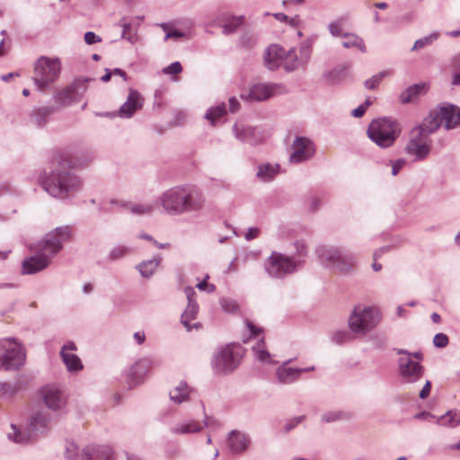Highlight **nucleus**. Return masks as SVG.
<instances>
[{"instance_id": "9d476101", "label": "nucleus", "mask_w": 460, "mask_h": 460, "mask_svg": "<svg viewBox=\"0 0 460 460\" xmlns=\"http://www.w3.org/2000/svg\"><path fill=\"white\" fill-rule=\"evenodd\" d=\"M243 357L240 346H226L217 355L215 366L218 371L226 372L234 369Z\"/></svg>"}, {"instance_id": "7c9ffc66", "label": "nucleus", "mask_w": 460, "mask_h": 460, "mask_svg": "<svg viewBox=\"0 0 460 460\" xmlns=\"http://www.w3.org/2000/svg\"><path fill=\"white\" fill-rule=\"evenodd\" d=\"M161 261L160 258L144 261L137 266L140 274L143 277L149 278L154 274Z\"/></svg>"}, {"instance_id": "5701e85b", "label": "nucleus", "mask_w": 460, "mask_h": 460, "mask_svg": "<svg viewBox=\"0 0 460 460\" xmlns=\"http://www.w3.org/2000/svg\"><path fill=\"white\" fill-rule=\"evenodd\" d=\"M24 358L25 353L21 344L16 342L14 340H12V345H10L8 349L4 365L8 367H17L24 361Z\"/></svg>"}, {"instance_id": "49530a36", "label": "nucleus", "mask_w": 460, "mask_h": 460, "mask_svg": "<svg viewBox=\"0 0 460 460\" xmlns=\"http://www.w3.org/2000/svg\"><path fill=\"white\" fill-rule=\"evenodd\" d=\"M221 305L223 309L227 313H235L237 312L239 306L235 301L228 300V299H223L221 301Z\"/></svg>"}, {"instance_id": "c756f323", "label": "nucleus", "mask_w": 460, "mask_h": 460, "mask_svg": "<svg viewBox=\"0 0 460 460\" xmlns=\"http://www.w3.org/2000/svg\"><path fill=\"white\" fill-rule=\"evenodd\" d=\"M436 420L438 425L454 428L460 424V411L456 410L448 411L445 415Z\"/></svg>"}, {"instance_id": "8fccbe9b", "label": "nucleus", "mask_w": 460, "mask_h": 460, "mask_svg": "<svg viewBox=\"0 0 460 460\" xmlns=\"http://www.w3.org/2000/svg\"><path fill=\"white\" fill-rule=\"evenodd\" d=\"M189 36L181 31H170L164 38V40H179L181 39L188 38Z\"/></svg>"}, {"instance_id": "c85d7f7f", "label": "nucleus", "mask_w": 460, "mask_h": 460, "mask_svg": "<svg viewBox=\"0 0 460 460\" xmlns=\"http://www.w3.org/2000/svg\"><path fill=\"white\" fill-rule=\"evenodd\" d=\"M55 98L61 105H68L76 100V87L69 85L59 91Z\"/></svg>"}, {"instance_id": "2f4dec72", "label": "nucleus", "mask_w": 460, "mask_h": 460, "mask_svg": "<svg viewBox=\"0 0 460 460\" xmlns=\"http://www.w3.org/2000/svg\"><path fill=\"white\" fill-rule=\"evenodd\" d=\"M252 351H253L255 357L257 358V359H259L260 361L264 362V363H273L271 361L270 354L268 352V350L265 348V342H264L263 338H261L258 341L256 346L252 347Z\"/></svg>"}, {"instance_id": "412c9836", "label": "nucleus", "mask_w": 460, "mask_h": 460, "mask_svg": "<svg viewBox=\"0 0 460 460\" xmlns=\"http://www.w3.org/2000/svg\"><path fill=\"white\" fill-rule=\"evenodd\" d=\"M214 25L221 29H237L245 25V17L243 15L235 16L224 13L217 17Z\"/></svg>"}, {"instance_id": "bf43d9fd", "label": "nucleus", "mask_w": 460, "mask_h": 460, "mask_svg": "<svg viewBox=\"0 0 460 460\" xmlns=\"http://www.w3.org/2000/svg\"><path fill=\"white\" fill-rule=\"evenodd\" d=\"M385 252V249H381L379 252L374 253V263L372 268L375 271H379L382 269V265L376 261L377 258L380 257L381 253Z\"/></svg>"}, {"instance_id": "58836bf2", "label": "nucleus", "mask_w": 460, "mask_h": 460, "mask_svg": "<svg viewBox=\"0 0 460 460\" xmlns=\"http://www.w3.org/2000/svg\"><path fill=\"white\" fill-rule=\"evenodd\" d=\"M157 26H160L162 29L167 30V29H176L177 27H191L193 24L189 20H183V19H177L171 21L169 22H162L157 24Z\"/></svg>"}, {"instance_id": "680f3d73", "label": "nucleus", "mask_w": 460, "mask_h": 460, "mask_svg": "<svg viewBox=\"0 0 460 460\" xmlns=\"http://www.w3.org/2000/svg\"><path fill=\"white\" fill-rule=\"evenodd\" d=\"M431 389V383L429 381H427L425 385L423 386L422 390L420 393V397L421 399H425L429 395Z\"/></svg>"}, {"instance_id": "20e7f679", "label": "nucleus", "mask_w": 460, "mask_h": 460, "mask_svg": "<svg viewBox=\"0 0 460 460\" xmlns=\"http://www.w3.org/2000/svg\"><path fill=\"white\" fill-rule=\"evenodd\" d=\"M60 72L59 58L42 56L35 63L33 80L39 89L43 91L58 78Z\"/></svg>"}, {"instance_id": "f3484780", "label": "nucleus", "mask_w": 460, "mask_h": 460, "mask_svg": "<svg viewBox=\"0 0 460 460\" xmlns=\"http://www.w3.org/2000/svg\"><path fill=\"white\" fill-rule=\"evenodd\" d=\"M76 350V347L75 343L68 342L67 344L62 347L60 351V355L63 362L65 363L68 371H80L83 369V364L74 352Z\"/></svg>"}, {"instance_id": "4d7b16f0", "label": "nucleus", "mask_w": 460, "mask_h": 460, "mask_svg": "<svg viewBox=\"0 0 460 460\" xmlns=\"http://www.w3.org/2000/svg\"><path fill=\"white\" fill-rule=\"evenodd\" d=\"M139 238L141 239H145V240H147V241H150V242H153L154 244L160 248V249H165V248H168L170 245L168 243H159L158 242H156L155 240L153 239L152 236L148 235V234H140L139 235Z\"/></svg>"}, {"instance_id": "052dcab7", "label": "nucleus", "mask_w": 460, "mask_h": 460, "mask_svg": "<svg viewBox=\"0 0 460 460\" xmlns=\"http://www.w3.org/2000/svg\"><path fill=\"white\" fill-rule=\"evenodd\" d=\"M77 447L73 442H68L66 445V453L68 458H72L75 455Z\"/></svg>"}, {"instance_id": "2eb2a0df", "label": "nucleus", "mask_w": 460, "mask_h": 460, "mask_svg": "<svg viewBox=\"0 0 460 460\" xmlns=\"http://www.w3.org/2000/svg\"><path fill=\"white\" fill-rule=\"evenodd\" d=\"M185 294L189 300V304L181 315V323L187 331H191L192 329H198L200 326L198 322L192 323L196 320L199 307L192 298L195 296L194 289L192 288H186Z\"/></svg>"}, {"instance_id": "a878e982", "label": "nucleus", "mask_w": 460, "mask_h": 460, "mask_svg": "<svg viewBox=\"0 0 460 460\" xmlns=\"http://www.w3.org/2000/svg\"><path fill=\"white\" fill-rule=\"evenodd\" d=\"M429 85L425 83L417 84L410 86L401 94V101L402 103L413 102L420 93H427Z\"/></svg>"}, {"instance_id": "6e6d98bb", "label": "nucleus", "mask_w": 460, "mask_h": 460, "mask_svg": "<svg viewBox=\"0 0 460 460\" xmlns=\"http://www.w3.org/2000/svg\"><path fill=\"white\" fill-rule=\"evenodd\" d=\"M414 419L427 420V421H433L437 418L429 412L421 411L420 413L415 414Z\"/></svg>"}, {"instance_id": "6e6552de", "label": "nucleus", "mask_w": 460, "mask_h": 460, "mask_svg": "<svg viewBox=\"0 0 460 460\" xmlns=\"http://www.w3.org/2000/svg\"><path fill=\"white\" fill-rule=\"evenodd\" d=\"M431 132L427 131L425 123L415 128L411 132V138L406 146V152L409 155H415L418 159L425 158L430 150L429 143L427 138Z\"/></svg>"}, {"instance_id": "a211bd4d", "label": "nucleus", "mask_w": 460, "mask_h": 460, "mask_svg": "<svg viewBox=\"0 0 460 460\" xmlns=\"http://www.w3.org/2000/svg\"><path fill=\"white\" fill-rule=\"evenodd\" d=\"M183 213L201 210L205 206V197L199 190H183Z\"/></svg>"}, {"instance_id": "5fc2aeb1", "label": "nucleus", "mask_w": 460, "mask_h": 460, "mask_svg": "<svg viewBox=\"0 0 460 460\" xmlns=\"http://www.w3.org/2000/svg\"><path fill=\"white\" fill-rule=\"evenodd\" d=\"M84 40L87 44H94L101 41V37L93 31H87L84 35Z\"/></svg>"}, {"instance_id": "338daca9", "label": "nucleus", "mask_w": 460, "mask_h": 460, "mask_svg": "<svg viewBox=\"0 0 460 460\" xmlns=\"http://www.w3.org/2000/svg\"><path fill=\"white\" fill-rule=\"evenodd\" d=\"M230 111L232 112H235L239 108V102L235 98H231L229 100Z\"/></svg>"}, {"instance_id": "4be33fe9", "label": "nucleus", "mask_w": 460, "mask_h": 460, "mask_svg": "<svg viewBox=\"0 0 460 460\" xmlns=\"http://www.w3.org/2000/svg\"><path fill=\"white\" fill-rule=\"evenodd\" d=\"M314 367H305V368H292L287 367V363H284L277 370V375L279 380L281 383L288 384L296 380L300 374L303 372L313 371Z\"/></svg>"}, {"instance_id": "f8f14e48", "label": "nucleus", "mask_w": 460, "mask_h": 460, "mask_svg": "<svg viewBox=\"0 0 460 460\" xmlns=\"http://www.w3.org/2000/svg\"><path fill=\"white\" fill-rule=\"evenodd\" d=\"M40 394L45 405L52 411L62 410L67 402L63 391L55 385H48L42 387Z\"/></svg>"}, {"instance_id": "13d9d810", "label": "nucleus", "mask_w": 460, "mask_h": 460, "mask_svg": "<svg viewBox=\"0 0 460 460\" xmlns=\"http://www.w3.org/2000/svg\"><path fill=\"white\" fill-rule=\"evenodd\" d=\"M286 24L290 26V27H294V28L303 26V22H302L301 19L297 15H296V16H294L292 18L288 17V20L286 22Z\"/></svg>"}, {"instance_id": "dca6fc26", "label": "nucleus", "mask_w": 460, "mask_h": 460, "mask_svg": "<svg viewBox=\"0 0 460 460\" xmlns=\"http://www.w3.org/2000/svg\"><path fill=\"white\" fill-rule=\"evenodd\" d=\"M314 147L312 141L306 137H297L293 144V153L290 155L292 163H300L313 156Z\"/></svg>"}, {"instance_id": "e2e57ef3", "label": "nucleus", "mask_w": 460, "mask_h": 460, "mask_svg": "<svg viewBox=\"0 0 460 460\" xmlns=\"http://www.w3.org/2000/svg\"><path fill=\"white\" fill-rule=\"evenodd\" d=\"M260 234V229L259 228H250L248 230V232L245 234V238L247 240H252V239H254L256 237H258Z\"/></svg>"}, {"instance_id": "0e129e2a", "label": "nucleus", "mask_w": 460, "mask_h": 460, "mask_svg": "<svg viewBox=\"0 0 460 460\" xmlns=\"http://www.w3.org/2000/svg\"><path fill=\"white\" fill-rule=\"evenodd\" d=\"M404 161L402 160H397L395 161L394 164H393V166H392V173L393 175H396L399 171L402 168V166L404 165Z\"/></svg>"}, {"instance_id": "393cba45", "label": "nucleus", "mask_w": 460, "mask_h": 460, "mask_svg": "<svg viewBox=\"0 0 460 460\" xmlns=\"http://www.w3.org/2000/svg\"><path fill=\"white\" fill-rule=\"evenodd\" d=\"M228 445L234 452H243L247 448L249 439L244 434L232 431L228 438Z\"/></svg>"}, {"instance_id": "79ce46f5", "label": "nucleus", "mask_w": 460, "mask_h": 460, "mask_svg": "<svg viewBox=\"0 0 460 460\" xmlns=\"http://www.w3.org/2000/svg\"><path fill=\"white\" fill-rule=\"evenodd\" d=\"M10 345H12V339L0 340V359L2 360V365H4V361H6Z\"/></svg>"}, {"instance_id": "37998d69", "label": "nucleus", "mask_w": 460, "mask_h": 460, "mask_svg": "<svg viewBox=\"0 0 460 460\" xmlns=\"http://www.w3.org/2000/svg\"><path fill=\"white\" fill-rule=\"evenodd\" d=\"M349 16L348 14L341 15L338 18H336L334 21H332L329 26L328 29H340L344 26L349 25Z\"/></svg>"}, {"instance_id": "a19ab883", "label": "nucleus", "mask_w": 460, "mask_h": 460, "mask_svg": "<svg viewBox=\"0 0 460 460\" xmlns=\"http://www.w3.org/2000/svg\"><path fill=\"white\" fill-rule=\"evenodd\" d=\"M437 39H438V34L437 33H432L429 37H426L424 39H420V40L415 41L412 49L416 50V49H422L425 46L431 44V42L434 41Z\"/></svg>"}, {"instance_id": "864d4df0", "label": "nucleus", "mask_w": 460, "mask_h": 460, "mask_svg": "<svg viewBox=\"0 0 460 460\" xmlns=\"http://www.w3.org/2000/svg\"><path fill=\"white\" fill-rule=\"evenodd\" d=\"M208 278H209L208 275H207L205 279L197 285V288L199 290L207 291L209 293L215 291V289H216L215 286L208 283Z\"/></svg>"}, {"instance_id": "423d86ee", "label": "nucleus", "mask_w": 460, "mask_h": 460, "mask_svg": "<svg viewBox=\"0 0 460 460\" xmlns=\"http://www.w3.org/2000/svg\"><path fill=\"white\" fill-rule=\"evenodd\" d=\"M379 322L380 313L377 309L358 305L349 317V325L353 332L365 334Z\"/></svg>"}, {"instance_id": "f03ea898", "label": "nucleus", "mask_w": 460, "mask_h": 460, "mask_svg": "<svg viewBox=\"0 0 460 460\" xmlns=\"http://www.w3.org/2000/svg\"><path fill=\"white\" fill-rule=\"evenodd\" d=\"M75 164L68 154L56 156L52 161V172L41 185L43 189L53 197L64 198L71 190L80 186L79 180L71 175L67 169L75 167Z\"/></svg>"}, {"instance_id": "473e14b6", "label": "nucleus", "mask_w": 460, "mask_h": 460, "mask_svg": "<svg viewBox=\"0 0 460 460\" xmlns=\"http://www.w3.org/2000/svg\"><path fill=\"white\" fill-rule=\"evenodd\" d=\"M93 453L96 456V457H104L105 460L110 459L111 456V450L108 447H103L102 450H98L97 452L93 447H86L82 451L80 456L82 460H90L93 456Z\"/></svg>"}, {"instance_id": "ea45409f", "label": "nucleus", "mask_w": 460, "mask_h": 460, "mask_svg": "<svg viewBox=\"0 0 460 460\" xmlns=\"http://www.w3.org/2000/svg\"><path fill=\"white\" fill-rule=\"evenodd\" d=\"M129 209L133 214L143 216L152 213L154 206L151 204H132Z\"/></svg>"}, {"instance_id": "7ed1b4c3", "label": "nucleus", "mask_w": 460, "mask_h": 460, "mask_svg": "<svg viewBox=\"0 0 460 460\" xmlns=\"http://www.w3.org/2000/svg\"><path fill=\"white\" fill-rule=\"evenodd\" d=\"M401 131V126L395 119L384 117L369 123L367 135L378 146L388 148L395 143Z\"/></svg>"}, {"instance_id": "bb28decb", "label": "nucleus", "mask_w": 460, "mask_h": 460, "mask_svg": "<svg viewBox=\"0 0 460 460\" xmlns=\"http://www.w3.org/2000/svg\"><path fill=\"white\" fill-rule=\"evenodd\" d=\"M151 368V361L143 358L137 361L130 368V376L135 381H140L146 376Z\"/></svg>"}, {"instance_id": "4c0bfd02", "label": "nucleus", "mask_w": 460, "mask_h": 460, "mask_svg": "<svg viewBox=\"0 0 460 460\" xmlns=\"http://www.w3.org/2000/svg\"><path fill=\"white\" fill-rule=\"evenodd\" d=\"M226 113V105L223 103L215 108H211L206 114L208 119L213 125H215L217 119L221 118Z\"/></svg>"}, {"instance_id": "a18cd8bd", "label": "nucleus", "mask_w": 460, "mask_h": 460, "mask_svg": "<svg viewBox=\"0 0 460 460\" xmlns=\"http://www.w3.org/2000/svg\"><path fill=\"white\" fill-rule=\"evenodd\" d=\"M182 66L180 62H173L170 66L163 68V73L165 75H178L181 73Z\"/></svg>"}, {"instance_id": "de8ad7c7", "label": "nucleus", "mask_w": 460, "mask_h": 460, "mask_svg": "<svg viewBox=\"0 0 460 460\" xmlns=\"http://www.w3.org/2000/svg\"><path fill=\"white\" fill-rule=\"evenodd\" d=\"M346 418H347V415L344 414L341 411L329 412V413L323 415V419L326 422L341 420H343V419H346Z\"/></svg>"}, {"instance_id": "603ef678", "label": "nucleus", "mask_w": 460, "mask_h": 460, "mask_svg": "<svg viewBox=\"0 0 460 460\" xmlns=\"http://www.w3.org/2000/svg\"><path fill=\"white\" fill-rule=\"evenodd\" d=\"M246 326L251 333V336L259 337L262 332V329L253 324L251 321H245Z\"/></svg>"}, {"instance_id": "0eeeda50", "label": "nucleus", "mask_w": 460, "mask_h": 460, "mask_svg": "<svg viewBox=\"0 0 460 460\" xmlns=\"http://www.w3.org/2000/svg\"><path fill=\"white\" fill-rule=\"evenodd\" d=\"M265 64L271 70L278 68L281 65L288 70H293L296 67V58L293 51L290 50L287 53L283 48L274 44L267 49Z\"/></svg>"}, {"instance_id": "b1692460", "label": "nucleus", "mask_w": 460, "mask_h": 460, "mask_svg": "<svg viewBox=\"0 0 460 460\" xmlns=\"http://www.w3.org/2000/svg\"><path fill=\"white\" fill-rule=\"evenodd\" d=\"M273 94V87L268 84H257L252 86L248 96L245 98L250 101H264Z\"/></svg>"}, {"instance_id": "ddd939ff", "label": "nucleus", "mask_w": 460, "mask_h": 460, "mask_svg": "<svg viewBox=\"0 0 460 460\" xmlns=\"http://www.w3.org/2000/svg\"><path fill=\"white\" fill-rule=\"evenodd\" d=\"M163 208L170 215L183 214V189H172L160 198Z\"/></svg>"}, {"instance_id": "f257e3e1", "label": "nucleus", "mask_w": 460, "mask_h": 460, "mask_svg": "<svg viewBox=\"0 0 460 460\" xmlns=\"http://www.w3.org/2000/svg\"><path fill=\"white\" fill-rule=\"evenodd\" d=\"M70 234L71 229L68 226L48 233L41 242L31 248L36 252V255L23 261V273L32 274L46 269L50 263V258L61 250L62 243L68 240Z\"/></svg>"}, {"instance_id": "69168bd1", "label": "nucleus", "mask_w": 460, "mask_h": 460, "mask_svg": "<svg viewBox=\"0 0 460 460\" xmlns=\"http://www.w3.org/2000/svg\"><path fill=\"white\" fill-rule=\"evenodd\" d=\"M304 420V417L301 416V417H298V418H295L293 420H291L288 425L286 426V431H289L290 429H292L293 428H295L298 423H300L302 420Z\"/></svg>"}, {"instance_id": "1a4fd4ad", "label": "nucleus", "mask_w": 460, "mask_h": 460, "mask_svg": "<svg viewBox=\"0 0 460 460\" xmlns=\"http://www.w3.org/2000/svg\"><path fill=\"white\" fill-rule=\"evenodd\" d=\"M48 425L46 414L38 412L31 417L30 430L23 432L18 429L14 425L11 426L12 431L8 432V438L15 443L26 444L35 437L34 431L44 429Z\"/></svg>"}, {"instance_id": "f704fd0d", "label": "nucleus", "mask_w": 460, "mask_h": 460, "mask_svg": "<svg viewBox=\"0 0 460 460\" xmlns=\"http://www.w3.org/2000/svg\"><path fill=\"white\" fill-rule=\"evenodd\" d=\"M202 429V426L197 421H190L188 423L181 424L174 428L173 432L177 434H187L199 432Z\"/></svg>"}, {"instance_id": "c9c22d12", "label": "nucleus", "mask_w": 460, "mask_h": 460, "mask_svg": "<svg viewBox=\"0 0 460 460\" xmlns=\"http://www.w3.org/2000/svg\"><path fill=\"white\" fill-rule=\"evenodd\" d=\"M341 44L344 48L357 47L361 50L365 49L362 40L354 33H345Z\"/></svg>"}, {"instance_id": "4468645a", "label": "nucleus", "mask_w": 460, "mask_h": 460, "mask_svg": "<svg viewBox=\"0 0 460 460\" xmlns=\"http://www.w3.org/2000/svg\"><path fill=\"white\" fill-rule=\"evenodd\" d=\"M321 257L340 272H347L354 265L352 257L347 255L343 256L338 250H324Z\"/></svg>"}, {"instance_id": "c03bdc74", "label": "nucleus", "mask_w": 460, "mask_h": 460, "mask_svg": "<svg viewBox=\"0 0 460 460\" xmlns=\"http://www.w3.org/2000/svg\"><path fill=\"white\" fill-rule=\"evenodd\" d=\"M372 104V101L370 98H367L364 103L359 105L357 109H354L351 111V115L356 118H361L365 112L367 111V108Z\"/></svg>"}, {"instance_id": "3c124183", "label": "nucleus", "mask_w": 460, "mask_h": 460, "mask_svg": "<svg viewBox=\"0 0 460 460\" xmlns=\"http://www.w3.org/2000/svg\"><path fill=\"white\" fill-rule=\"evenodd\" d=\"M129 252V250L125 246H118L114 248L111 252V257L112 259H119Z\"/></svg>"}, {"instance_id": "aec40b11", "label": "nucleus", "mask_w": 460, "mask_h": 460, "mask_svg": "<svg viewBox=\"0 0 460 460\" xmlns=\"http://www.w3.org/2000/svg\"><path fill=\"white\" fill-rule=\"evenodd\" d=\"M143 99L138 92L130 90L127 102L120 107L119 114L121 117L128 118L142 108Z\"/></svg>"}, {"instance_id": "cd10ccee", "label": "nucleus", "mask_w": 460, "mask_h": 460, "mask_svg": "<svg viewBox=\"0 0 460 460\" xmlns=\"http://www.w3.org/2000/svg\"><path fill=\"white\" fill-rule=\"evenodd\" d=\"M190 393V389L188 385L183 381H180L171 389L170 398L172 401L181 403L188 399Z\"/></svg>"}, {"instance_id": "72a5a7b5", "label": "nucleus", "mask_w": 460, "mask_h": 460, "mask_svg": "<svg viewBox=\"0 0 460 460\" xmlns=\"http://www.w3.org/2000/svg\"><path fill=\"white\" fill-rule=\"evenodd\" d=\"M279 172V165L263 164L259 166L257 175L264 181H270Z\"/></svg>"}, {"instance_id": "09e8293b", "label": "nucleus", "mask_w": 460, "mask_h": 460, "mask_svg": "<svg viewBox=\"0 0 460 460\" xmlns=\"http://www.w3.org/2000/svg\"><path fill=\"white\" fill-rule=\"evenodd\" d=\"M433 343L438 348H445L448 344V337L444 333H438L433 339Z\"/></svg>"}, {"instance_id": "e433bc0d", "label": "nucleus", "mask_w": 460, "mask_h": 460, "mask_svg": "<svg viewBox=\"0 0 460 460\" xmlns=\"http://www.w3.org/2000/svg\"><path fill=\"white\" fill-rule=\"evenodd\" d=\"M388 75H390L389 71H383L377 75H373L371 78L366 80L364 82V85L368 90H374L377 88L381 84L382 80Z\"/></svg>"}, {"instance_id": "774afa93", "label": "nucleus", "mask_w": 460, "mask_h": 460, "mask_svg": "<svg viewBox=\"0 0 460 460\" xmlns=\"http://www.w3.org/2000/svg\"><path fill=\"white\" fill-rule=\"evenodd\" d=\"M134 339L138 344H142L146 339L145 333L143 332H137L134 334Z\"/></svg>"}, {"instance_id": "9b49d317", "label": "nucleus", "mask_w": 460, "mask_h": 460, "mask_svg": "<svg viewBox=\"0 0 460 460\" xmlns=\"http://www.w3.org/2000/svg\"><path fill=\"white\" fill-rule=\"evenodd\" d=\"M265 267L270 276L280 278L285 274L293 272L296 264L291 258L279 252H273L268 258Z\"/></svg>"}, {"instance_id": "39448f33", "label": "nucleus", "mask_w": 460, "mask_h": 460, "mask_svg": "<svg viewBox=\"0 0 460 460\" xmlns=\"http://www.w3.org/2000/svg\"><path fill=\"white\" fill-rule=\"evenodd\" d=\"M424 123L428 132L435 131L440 125H444L447 129L456 128L460 124V108L452 104H443L431 111Z\"/></svg>"}, {"instance_id": "6ab92c4d", "label": "nucleus", "mask_w": 460, "mask_h": 460, "mask_svg": "<svg viewBox=\"0 0 460 460\" xmlns=\"http://www.w3.org/2000/svg\"><path fill=\"white\" fill-rule=\"evenodd\" d=\"M400 369L402 376L406 379L407 382H414L420 378L422 376L421 366L408 358H402L400 359Z\"/></svg>"}]
</instances>
